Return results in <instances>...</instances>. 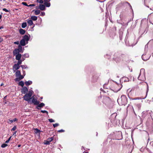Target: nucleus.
Listing matches in <instances>:
<instances>
[{"label":"nucleus","mask_w":153,"mask_h":153,"mask_svg":"<svg viewBox=\"0 0 153 153\" xmlns=\"http://www.w3.org/2000/svg\"><path fill=\"white\" fill-rule=\"evenodd\" d=\"M118 53H116L114 54V60L117 62H120L121 61L126 60V56L123 54H121L119 56L115 57L117 56Z\"/></svg>","instance_id":"1"},{"label":"nucleus","mask_w":153,"mask_h":153,"mask_svg":"<svg viewBox=\"0 0 153 153\" xmlns=\"http://www.w3.org/2000/svg\"><path fill=\"white\" fill-rule=\"evenodd\" d=\"M33 91H29L28 93H26L23 97L24 99L29 102L32 99V96L33 95Z\"/></svg>","instance_id":"2"},{"label":"nucleus","mask_w":153,"mask_h":153,"mask_svg":"<svg viewBox=\"0 0 153 153\" xmlns=\"http://www.w3.org/2000/svg\"><path fill=\"white\" fill-rule=\"evenodd\" d=\"M145 70L143 69H141L140 72L138 77V79L141 81H144L145 80Z\"/></svg>","instance_id":"3"},{"label":"nucleus","mask_w":153,"mask_h":153,"mask_svg":"<svg viewBox=\"0 0 153 153\" xmlns=\"http://www.w3.org/2000/svg\"><path fill=\"white\" fill-rule=\"evenodd\" d=\"M122 104L125 105L127 103V100L126 97L124 95H123L121 97Z\"/></svg>","instance_id":"4"},{"label":"nucleus","mask_w":153,"mask_h":153,"mask_svg":"<svg viewBox=\"0 0 153 153\" xmlns=\"http://www.w3.org/2000/svg\"><path fill=\"white\" fill-rule=\"evenodd\" d=\"M32 102L34 104V105H38L39 103V101H38L34 97H32Z\"/></svg>","instance_id":"5"},{"label":"nucleus","mask_w":153,"mask_h":153,"mask_svg":"<svg viewBox=\"0 0 153 153\" xmlns=\"http://www.w3.org/2000/svg\"><path fill=\"white\" fill-rule=\"evenodd\" d=\"M20 66L17 64H15L13 67V69L14 72H15L16 70L19 69Z\"/></svg>","instance_id":"6"},{"label":"nucleus","mask_w":153,"mask_h":153,"mask_svg":"<svg viewBox=\"0 0 153 153\" xmlns=\"http://www.w3.org/2000/svg\"><path fill=\"white\" fill-rule=\"evenodd\" d=\"M114 87L115 88L114 89V90H113L115 92H117L119 91H120L121 88H122V87H121L120 88H119L118 85L117 84H116L115 85H114Z\"/></svg>","instance_id":"7"},{"label":"nucleus","mask_w":153,"mask_h":153,"mask_svg":"<svg viewBox=\"0 0 153 153\" xmlns=\"http://www.w3.org/2000/svg\"><path fill=\"white\" fill-rule=\"evenodd\" d=\"M28 89L26 87H23L22 89V92L24 94H26L28 92Z\"/></svg>","instance_id":"8"},{"label":"nucleus","mask_w":153,"mask_h":153,"mask_svg":"<svg viewBox=\"0 0 153 153\" xmlns=\"http://www.w3.org/2000/svg\"><path fill=\"white\" fill-rule=\"evenodd\" d=\"M141 107V104H137L135 107V109L136 111H139V110L140 109Z\"/></svg>","instance_id":"9"},{"label":"nucleus","mask_w":153,"mask_h":153,"mask_svg":"<svg viewBox=\"0 0 153 153\" xmlns=\"http://www.w3.org/2000/svg\"><path fill=\"white\" fill-rule=\"evenodd\" d=\"M37 106H36V108L39 109H40L41 108H42L43 106H44L45 105V104L43 103H41L40 104H38V105H37Z\"/></svg>","instance_id":"10"},{"label":"nucleus","mask_w":153,"mask_h":153,"mask_svg":"<svg viewBox=\"0 0 153 153\" xmlns=\"http://www.w3.org/2000/svg\"><path fill=\"white\" fill-rule=\"evenodd\" d=\"M109 100V99L107 97H104L103 98V102L106 105L108 103V102Z\"/></svg>","instance_id":"11"},{"label":"nucleus","mask_w":153,"mask_h":153,"mask_svg":"<svg viewBox=\"0 0 153 153\" xmlns=\"http://www.w3.org/2000/svg\"><path fill=\"white\" fill-rule=\"evenodd\" d=\"M19 52H20V51H19V49L16 48L13 51V53L14 55H16L17 54H19Z\"/></svg>","instance_id":"12"},{"label":"nucleus","mask_w":153,"mask_h":153,"mask_svg":"<svg viewBox=\"0 0 153 153\" xmlns=\"http://www.w3.org/2000/svg\"><path fill=\"white\" fill-rule=\"evenodd\" d=\"M23 39L25 41L27 42V41L29 40V38L28 35H25L23 37Z\"/></svg>","instance_id":"13"},{"label":"nucleus","mask_w":153,"mask_h":153,"mask_svg":"<svg viewBox=\"0 0 153 153\" xmlns=\"http://www.w3.org/2000/svg\"><path fill=\"white\" fill-rule=\"evenodd\" d=\"M16 60H20L22 56V55L21 54H18L16 55Z\"/></svg>","instance_id":"14"},{"label":"nucleus","mask_w":153,"mask_h":153,"mask_svg":"<svg viewBox=\"0 0 153 153\" xmlns=\"http://www.w3.org/2000/svg\"><path fill=\"white\" fill-rule=\"evenodd\" d=\"M39 8L41 10H44L45 9V6L42 4H40L39 6Z\"/></svg>","instance_id":"15"},{"label":"nucleus","mask_w":153,"mask_h":153,"mask_svg":"<svg viewBox=\"0 0 153 153\" xmlns=\"http://www.w3.org/2000/svg\"><path fill=\"white\" fill-rule=\"evenodd\" d=\"M99 77V76L97 74L94 75L93 77V79L95 81H96L98 79Z\"/></svg>","instance_id":"16"},{"label":"nucleus","mask_w":153,"mask_h":153,"mask_svg":"<svg viewBox=\"0 0 153 153\" xmlns=\"http://www.w3.org/2000/svg\"><path fill=\"white\" fill-rule=\"evenodd\" d=\"M25 41L24 40L22 39L20 41V45L23 46H24L25 45Z\"/></svg>","instance_id":"17"},{"label":"nucleus","mask_w":153,"mask_h":153,"mask_svg":"<svg viewBox=\"0 0 153 153\" xmlns=\"http://www.w3.org/2000/svg\"><path fill=\"white\" fill-rule=\"evenodd\" d=\"M19 32L21 34L23 35L25 34V30L21 28L19 29Z\"/></svg>","instance_id":"18"},{"label":"nucleus","mask_w":153,"mask_h":153,"mask_svg":"<svg viewBox=\"0 0 153 153\" xmlns=\"http://www.w3.org/2000/svg\"><path fill=\"white\" fill-rule=\"evenodd\" d=\"M21 74V72L20 71L17 70L15 73L16 76V77H18L19 76V75Z\"/></svg>","instance_id":"19"},{"label":"nucleus","mask_w":153,"mask_h":153,"mask_svg":"<svg viewBox=\"0 0 153 153\" xmlns=\"http://www.w3.org/2000/svg\"><path fill=\"white\" fill-rule=\"evenodd\" d=\"M146 54L143 55L142 56V58L143 60L146 61L148 59L149 57H148V58H146Z\"/></svg>","instance_id":"20"},{"label":"nucleus","mask_w":153,"mask_h":153,"mask_svg":"<svg viewBox=\"0 0 153 153\" xmlns=\"http://www.w3.org/2000/svg\"><path fill=\"white\" fill-rule=\"evenodd\" d=\"M32 82L31 81H26L25 83L26 85L28 86L31 84Z\"/></svg>","instance_id":"21"},{"label":"nucleus","mask_w":153,"mask_h":153,"mask_svg":"<svg viewBox=\"0 0 153 153\" xmlns=\"http://www.w3.org/2000/svg\"><path fill=\"white\" fill-rule=\"evenodd\" d=\"M27 23L30 26H31L33 24V22L32 20L30 19L29 20L27 21Z\"/></svg>","instance_id":"22"},{"label":"nucleus","mask_w":153,"mask_h":153,"mask_svg":"<svg viewBox=\"0 0 153 153\" xmlns=\"http://www.w3.org/2000/svg\"><path fill=\"white\" fill-rule=\"evenodd\" d=\"M31 20L33 21H36L37 20V16H33L31 17Z\"/></svg>","instance_id":"23"},{"label":"nucleus","mask_w":153,"mask_h":153,"mask_svg":"<svg viewBox=\"0 0 153 153\" xmlns=\"http://www.w3.org/2000/svg\"><path fill=\"white\" fill-rule=\"evenodd\" d=\"M45 2L44 4L47 7H49L50 6V3H48L46 1H44Z\"/></svg>","instance_id":"24"},{"label":"nucleus","mask_w":153,"mask_h":153,"mask_svg":"<svg viewBox=\"0 0 153 153\" xmlns=\"http://www.w3.org/2000/svg\"><path fill=\"white\" fill-rule=\"evenodd\" d=\"M21 46L22 45H19L18 46V49H19V51H20V52L22 53L23 52V51L22 50V47Z\"/></svg>","instance_id":"25"},{"label":"nucleus","mask_w":153,"mask_h":153,"mask_svg":"<svg viewBox=\"0 0 153 153\" xmlns=\"http://www.w3.org/2000/svg\"><path fill=\"white\" fill-rule=\"evenodd\" d=\"M19 85L21 86L22 87H23V86L24 85V84L23 82L22 81H21L19 82Z\"/></svg>","instance_id":"26"},{"label":"nucleus","mask_w":153,"mask_h":153,"mask_svg":"<svg viewBox=\"0 0 153 153\" xmlns=\"http://www.w3.org/2000/svg\"><path fill=\"white\" fill-rule=\"evenodd\" d=\"M27 26V23L26 22H24L22 24V28H25Z\"/></svg>","instance_id":"27"},{"label":"nucleus","mask_w":153,"mask_h":153,"mask_svg":"<svg viewBox=\"0 0 153 153\" xmlns=\"http://www.w3.org/2000/svg\"><path fill=\"white\" fill-rule=\"evenodd\" d=\"M34 130H35V132L36 134H37L38 133H39L41 131L39 130L38 129L36 128H35Z\"/></svg>","instance_id":"28"},{"label":"nucleus","mask_w":153,"mask_h":153,"mask_svg":"<svg viewBox=\"0 0 153 153\" xmlns=\"http://www.w3.org/2000/svg\"><path fill=\"white\" fill-rule=\"evenodd\" d=\"M128 4L129 6V7H130V8L131 9H132L131 6L130 4L127 1H126V2H123V4Z\"/></svg>","instance_id":"29"},{"label":"nucleus","mask_w":153,"mask_h":153,"mask_svg":"<svg viewBox=\"0 0 153 153\" xmlns=\"http://www.w3.org/2000/svg\"><path fill=\"white\" fill-rule=\"evenodd\" d=\"M22 61L23 60H22V59H20L19 60H18V62H17V64L19 65H20L21 64L22 62Z\"/></svg>","instance_id":"30"},{"label":"nucleus","mask_w":153,"mask_h":153,"mask_svg":"<svg viewBox=\"0 0 153 153\" xmlns=\"http://www.w3.org/2000/svg\"><path fill=\"white\" fill-rule=\"evenodd\" d=\"M123 79L124 80V81H129V79L126 77H123Z\"/></svg>","instance_id":"31"},{"label":"nucleus","mask_w":153,"mask_h":153,"mask_svg":"<svg viewBox=\"0 0 153 153\" xmlns=\"http://www.w3.org/2000/svg\"><path fill=\"white\" fill-rule=\"evenodd\" d=\"M40 11L39 10H36L35 11V14L36 15H38L40 13Z\"/></svg>","instance_id":"32"},{"label":"nucleus","mask_w":153,"mask_h":153,"mask_svg":"<svg viewBox=\"0 0 153 153\" xmlns=\"http://www.w3.org/2000/svg\"><path fill=\"white\" fill-rule=\"evenodd\" d=\"M17 120V119L16 118H15L13 120H10V122H11V123H13V122H15V121H16Z\"/></svg>","instance_id":"33"},{"label":"nucleus","mask_w":153,"mask_h":153,"mask_svg":"<svg viewBox=\"0 0 153 153\" xmlns=\"http://www.w3.org/2000/svg\"><path fill=\"white\" fill-rule=\"evenodd\" d=\"M18 77L19 78V79L21 80L22 79H23L24 77V76H23V75H22L21 74L20 75H19V76Z\"/></svg>","instance_id":"34"},{"label":"nucleus","mask_w":153,"mask_h":153,"mask_svg":"<svg viewBox=\"0 0 153 153\" xmlns=\"http://www.w3.org/2000/svg\"><path fill=\"white\" fill-rule=\"evenodd\" d=\"M7 146V145L6 144L4 143L1 145V147L2 148H4Z\"/></svg>","instance_id":"35"},{"label":"nucleus","mask_w":153,"mask_h":153,"mask_svg":"<svg viewBox=\"0 0 153 153\" xmlns=\"http://www.w3.org/2000/svg\"><path fill=\"white\" fill-rule=\"evenodd\" d=\"M23 56L25 58H27L29 57V55L28 54L26 53L23 55Z\"/></svg>","instance_id":"36"},{"label":"nucleus","mask_w":153,"mask_h":153,"mask_svg":"<svg viewBox=\"0 0 153 153\" xmlns=\"http://www.w3.org/2000/svg\"><path fill=\"white\" fill-rule=\"evenodd\" d=\"M59 124L58 123H56L54 124H53V126L54 128L57 127V126H59Z\"/></svg>","instance_id":"37"},{"label":"nucleus","mask_w":153,"mask_h":153,"mask_svg":"<svg viewBox=\"0 0 153 153\" xmlns=\"http://www.w3.org/2000/svg\"><path fill=\"white\" fill-rule=\"evenodd\" d=\"M37 1L41 4L43 3V1L42 0H37Z\"/></svg>","instance_id":"38"},{"label":"nucleus","mask_w":153,"mask_h":153,"mask_svg":"<svg viewBox=\"0 0 153 153\" xmlns=\"http://www.w3.org/2000/svg\"><path fill=\"white\" fill-rule=\"evenodd\" d=\"M53 140V137H51V138H49L48 140L49 141V142H51Z\"/></svg>","instance_id":"39"},{"label":"nucleus","mask_w":153,"mask_h":153,"mask_svg":"<svg viewBox=\"0 0 153 153\" xmlns=\"http://www.w3.org/2000/svg\"><path fill=\"white\" fill-rule=\"evenodd\" d=\"M44 144L45 145H49L50 144V142H49L48 140L45 141V142Z\"/></svg>","instance_id":"40"},{"label":"nucleus","mask_w":153,"mask_h":153,"mask_svg":"<svg viewBox=\"0 0 153 153\" xmlns=\"http://www.w3.org/2000/svg\"><path fill=\"white\" fill-rule=\"evenodd\" d=\"M11 138V136H10V137L8 138V140L5 141V143H8L9 142Z\"/></svg>","instance_id":"41"},{"label":"nucleus","mask_w":153,"mask_h":153,"mask_svg":"<svg viewBox=\"0 0 153 153\" xmlns=\"http://www.w3.org/2000/svg\"><path fill=\"white\" fill-rule=\"evenodd\" d=\"M16 128V126H14L11 129V131H15Z\"/></svg>","instance_id":"42"},{"label":"nucleus","mask_w":153,"mask_h":153,"mask_svg":"<svg viewBox=\"0 0 153 153\" xmlns=\"http://www.w3.org/2000/svg\"><path fill=\"white\" fill-rule=\"evenodd\" d=\"M41 112H42V113H47V114H48V112L46 111L41 110Z\"/></svg>","instance_id":"43"},{"label":"nucleus","mask_w":153,"mask_h":153,"mask_svg":"<svg viewBox=\"0 0 153 153\" xmlns=\"http://www.w3.org/2000/svg\"><path fill=\"white\" fill-rule=\"evenodd\" d=\"M48 121L51 123L53 122H54V120L52 119H48Z\"/></svg>","instance_id":"44"},{"label":"nucleus","mask_w":153,"mask_h":153,"mask_svg":"<svg viewBox=\"0 0 153 153\" xmlns=\"http://www.w3.org/2000/svg\"><path fill=\"white\" fill-rule=\"evenodd\" d=\"M21 67L22 69H25L27 68V67H26V66L25 65H21Z\"/></svg>","instance_id":"45"},{"label":"nucleus","mask_w":153,"mask_h":153,"mask_svg":"<svg viewBox=\"0 0 153 153\" xmlns=\"http://www.w3.org/2000/svg\"><path fill=\"white\" fill-rule=\"evenodd\" d=\"M22 4L24 5H25V6H28V5H27V4L26 3V2H22Z\"/></svg>","instance_id":"46"},{"label":"nucleus","mask_w":153,"mask_h":153,"mask_svg":"<svg viewBox=\"0 0 153 153\" xmlns=\"http://www.w3.org/2000/svg\"><path fill=\"white\" fill-rule=\"evenodd\" d=\"M117 115V114L116 113H114L112 114L111 115V116H114L115 117V118L116 116Z\"/></svg>","instance_id":"47"},{"label":"nucleus","mask_w":153,"mask_h":153,"mask_svg":"<svg viewBox=\"0 0 153 153\" xmlns=\"http://www.w3.org/2000/svg\"><path fill=\"white\" fill-rule=\"evenodd\" d=\"M64 131L65 130L62 129L60 130H59L58 131V132H64Z\"/></svg>","instance_id":"48"},{"label":"nucleus","mask_w":153,"mask_h":153,"mask_svg":"<svg viewBox=\"0 0 153 153\" xmlns=\"http://www.w3.org/2000/svg\"><path fill=\"white\" fill-rule=\"evenodd\" d=\"M3 11H5L6 12H9V10H7L6 8H3Z\"/></svg>","instance_id":"49"},{"label":"nucleus","mask_w":153,"mask_h":153,"mask_svg":"<svg viewBox=\"0 0 153 153\" xmlns=\"http://www.w3.org/2000/svg\"><path fill=\"white\" fill-rule=\"evenodd\" d=\"M35 6V5L34 4H30L29 5H28V7L34 6Z\"/></svg>","instance_id":"50"},{"label":"nucleus","mask_w":153,"mask_h":153,"mask_svg":"<svg viewBox=\"0 0 153 153\" xmlns=\"http://www.w3.org/2000/svg\"><path fill=\"white\" fill-rule=\"evenodd\" d=\"M15 81H19L20 80V79H19V77H18V78H16L15 79Z\"/></svg>","instance_id":"51"},{"label":"nucleus","mask_w":153,"mask_h":153,"mask_svg":"<svg viewBox=\"0 0 153 153\" xmlns=\"http://www.w3.org/2000/svg\"><path fill=\"white\" fill-rule=\"evenodd\" d=\"M19 43V41L15 42H14V44H15L18 45Z\"/></svg>","instance_id":"52"},{"label":"nucleus","mask_w":153,"mask_h":153,"mask_svg":"<svg viewBox=\"0 0 153 153\" xmlns=\"http://www.w3.org/2000/svg\"><path fill=\"white\" fill-rule=\"evenodd\" d=\"M149 91V87L148 86V85H147V90H146V94H147V92H148Z\"/></svg>","instance_id":"53"},{"label":"nucleus","mask_w":153,"mask_h":153,"mask_svg":"<svg viewBox=\"0 0 153 153\" xmlns=\"http://www.w3.org/2000/svg\"><path fill=\"white\" fill-rule=\"evenodd\" d=\"M17 133V131H15L14 133L13 134V135H15V136H16V134Z\"/></svg>","instance_id":"54"},{"label":"nucleus","mask_w":153,"mask_h":153,"mask_svg":"<svg viewBox=\"0 0 153 153\" xmlns=\"http://www.w3.org/2000/svg\"><path fill=\"white\" fill-rule=\"evenodd\" d=\"M3 41V39L1 38H0V43L2 42Z\"/></svg>","instance_id":"55"},{"label":"nucleus","mask_w":153,"mask_h":153,"mask_svg":"<svg viewBox=\"0 0 153 153\" xmlns=\"http://www.w3.org/2000/svg\"><path fill=\"white\" fill-rule=\"evenodd\" d=\"M23 75H24V76H25V71H23Z\"/></svg>","instance_id":"56"},{"label":"nucleus","mask_w":153,"mask_h":153,"mask_svg":"<svg viewBox=\"0 0 153 153\" xmlns=\"http://www.w3.org/2000/svg\"><path fill=\"white\" fill-rule=\"evenodd\" d=\"M151 127L152 128H153V120L152 123Z\"/></svg>","instance_id":"57"},{"label":"nucleus","mask_w":153,"mask_h":153,"mask_svg":"<svg viewBox=\"0 0 153 153\" xmlns=\"http://www.w3.org/2000/svg\"><path fill=\"white\" fill-rule=\"evenodd\" d=\"M21 145H20V144H19L18 145V147H20L21 146Z\"/></svg>","instance_id":"58"},{"label":"nucleus","mask_w":153,"mask_h":153,"mask_svg":"<svg viewBox=\"0 0 153 153\" xmlns=\"http://www.w3.org/2000/svg\"><path fill=\"white\" fill-rule=\"evenodd\" d=\"M3 28V27L2 26L1 27H0V29H2V28Z\"/></svg>","instance_id":"59"},{"label":"nucleus","mask_w":153,"mask_h":153,"mask_svg":"<svg viewBox=\"0 0 153 153\" xmlns=\"http://www.w3.org/2000/svg\"><path fill=\"white\" fill-rule=\"evenodd\" d=\"M145 112H143L142 113V115H143L144 114H145Z\"/></svg>","instance_id":"60"},{"label":"nucleus","mask_w":153,"mask_h":153,"mask_svg":"<svg viewBox=\"0 0 153 153\" xmlns=\"http://www.w3.org/2000/svg\"><path fill=\"white\" fill-rule=\"evenodd\" d=\"M2 17V16L1 15H0V19H1Z\"/></svg>","instance_id":"61"},{"label":"nucleus","mask_w":153,"mask_h":153,"mask_svg":"<svg viewBox=\"0 0 153 153\" xmlns=\"http://www.w3.org/2000/svg\"><path fill=\"white\" fill-rule=\"evenodd\" d=\"M4 85V84H3V83H1V86H2V85Z\"/></svg>","instance_id":"62"},{"label":"nucleus","mask_w":153,"mask_h":153,"mask_svg":"<svg viewBox=\"0 0 153 153\" xmlns=\"http://www.w3.org/2000/svg\"><path fill=\"white\" fill-rule=\"evenodd\" d=\"M139 99V98H138V97L135 98V99Z\"/></svg>","instance_id":"63"},{"label":"nucleus","mask_w":153,"mask_h":153,"mask_svg":"<svg viewBox=\"0 0 153 153\" xmlns=\"http://www.w3.org/2000/svg\"><path fill=\"white\" fill-rule=\"evenodd\" d=\"M22 59H22V60H23V61L25 59H24V58H22Z\"/></svg>","instance_id":"64"}]
</instances>
